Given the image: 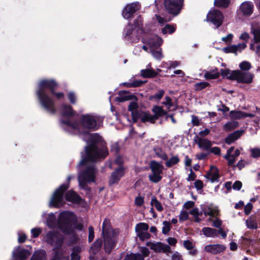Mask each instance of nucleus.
<instances>
[{"instance_id": "obj_1", "label": "nucleus", "mask_w": 260, "mask_h": 260, "mask_svg": "<svg viewBox=\"0 0 260 260\" xmlns=\"http://www.w3.org/2000/svg\"><path fill=\"white\" fill-rule=\"evenodd\" d=\"M58 82L54 79H44L39 81L36 93L39 103L43 109L52 115L56 113L57 109L53 99L47 93V90L58 100L63 99L62 92H56L58 87Z\"/></svg>"}, {"instance_id": "obj_2", "label": "nucleus", "mask_w": 260, "mask_h": 260, "mask_svg": "<svg viewBox=\"0 0 260 260\" xmlns=\"http://www.w3.org/2000/svg\"><path fill=\"white\" fill-rule=\"evenodd\" d=\"M108 155V151L105 143L102 142V138L98 134H92L88 140V144L85 147L84 153H81L82 159L79 166H85L88 162H96L103 159Z\"/></svg>"}, {"instance_id": "obj_3", "label": "nucleus", "mask_w": 260, "mask_h": 260, "mask_svg": "<svg viewBox=\"0 0 260 260\" xmlns=\"http://www.w3.org/2000/svg\"><path fill=\"white\" fill-rule=\"evenodd\" d=\"M63 241V236L57 232L49 231L47 233L46 242L53 246L50 260H69V256L65 255V251L62 249Z\"/></svg>"}, {"instance_id": "obj_4", "label": "nucleus", "mask_w": 260, "mask_h": 260, "mask_svg": "<svg viewBox=\"0 0 260 260\" xmlns=\"http://www.w3.org/2000/svg\"><path fill=\"white\" fill-rule=\"evenodd\" d=\"M60 112L61 116L64 119L60 120L61 124L65 125L74 130L79 128V124L76 120H71L70 119L78 116L77 112L69 104H63L61 105Z\"/></svg>"}, {"instance_id": "obj_5", "label": "nucleus", "mask_w": 260, "mask_h": 260, "mask_svg": "<svg viewBox=\"0 0 260 260\" xmlns=\"http://www.w3.org/2000/svg\"><path fill=\"white\" fill-rule=\"evenodd\" d=\"M73 215L72 212L67 211L60 213L58 216V228L66 235H70L73 233V225L76 222V219Z\"/></svg>"}, {"instance_id": "obj_6", "label": "nucleus", "mask_w": 260, "mask_h": 260, "mask_svg": "<svg viewBox=\"0 0 260 260\" xmlns=\"http://www.w3.org/2000/svg\"><path fill=\"white\" fill-rule=\"evenodd\" d=\"M102 235L104 242V248L105 252L109 254L115 248L117 243V238L114 233L110 232L106 227V220H104L102 225Z\"/></svg>"}, {"instance_id": "obj_7", "label": "nucleus", "mask_w": 260, "mask_h": 260, "mask_svg": "<svg viewBox=\"0 0 260 260\" xmlns=\"http://www.w3.org/2000/svg\"><path fill=\"white\" fill-rule=\"evenodd\" d=\"M68 189V186L65 185H60L59 187L56 188L52 196L49 206L54 208H59L62 206L64 203L63 196Z\"/></svg>"}, {"instance_id": "obj_8", "label": "nucleus", "mask_w": 260, "mask_h": 260, "mask_svg": "<svg viewBox=\"0 0 260 260\" xmlns=\"http://www.w3.org/2000/svg\"><path fill=\"white\" fill-rule=\"evenodd\" d=\"M164 4L167 12L176 16L183 8V0H164Z\"/></svg>"}, {"instance_id": "obj_9", "label": "nucleus", "mask_w": 260, "mask_h": 260, "mask_svg": "<svg viewBox=\"0 0 260 260\" xmlns=\"http://www.w3.org/2000/svg\"><path fill=\"white\" fill-rule=\"evenodd\" d=\"M79 123L84 128L89 131H96L99 128L95 117L90 114H82Z\"/></svg>"}, {"instance_id": "obj_10", "label": "nucleus", "mask_w": 260, "mask_h": 260, "mask_svg": "<svg viewBox=\"0 0 260 260\" xmlns=\"http://www.w3.org/2000/svg\"><path fill=\"white\" fill-rule=\"evenodd\" d=\"M230 77L238 83L249 84L253 81V75L250 73L237 70L233 71V74Z\"/></svg>"}, {"instance_id": "obj_11", "label": "nucleus", "mask_w": 260, "mask_h": 260, "mask_svg": "<svg viewBox=\"0 0 260 260\" xmlns=\"http://www.w3.org/2000/svg\"><path fill=\"white\" fill-rule=\"evenodd\" d=\"M224 18L222 12L215 9L210 11L207 15V20L211 22L216 28L222 25Z\"/></svg>"}, {"instance_id": "obj_12", "label": "nucleus", "mask_w": 260, "mask_h": 260, "mask_svg": "<svg viewBox=\"0 0 260 260\" xmlns=\"http://www.w3.org/2000/svg\"><path fill=\"white\" fill-rule=\"evenodd\" d=\"M116 163L120 165L112 172L108 181L110 186L117 184L121 178L125 175V168L121 165V163L118 160H116Z\"/></svg>"}, {"instance_id": "obj_13", "label": "nucleus", "mask_w": 260, "mask_h": 260, "mask_svg": "<svg viewBox=\"0 0 260 260\" xmlns=\"http://www.w3.org/2000/svg\"><path fill=\"white\" fill-rule=\"evenodd\" d=\"M96 169L94 165L87 166L80 173L79 177L94 183L96 180Z\"/></svg>"}, {"instance_id": "obj_14", "label": "nucleus", "mask_w": 260, "mask_h": 260, "mask_svg": "<svg viewBox=\"0 0 260 260\" xmlns=\"http://www.w3.org/2000/svg\"><path fill=\"white\" fill-rule=\"evenodd\" d=\"M141 5L138 2L127 4L123 9L122 15L124 18L131 19L134 14L140 9Z\"/></svg>"}, {"instance_id": "obj_15", "label": "nucleus", "mask_w": 260, "mask_h": 260, "mask_svg": "<svg viewBox=\"0 0 260 260\" xmlns=\"http://www.w3.org/2000/svg\"><path fill=\"white\" fill-rule=\"evenodd\" d=\"M146 245L147 246L150 247V248L155 252H171L170 246L161 242H157L154 243L149 241L147 242Z\"/></svg>"}, {"instance_id": "obj_16", "label": "nucleus", "mask_w": 260, "mask_h": 260, "mask_svg": "<svg viewBox=\"0 0 260 260\" xmlns=\"http://www.w3.org/2000/svg\"><path fill=\"white\" fill-rule=\"evenodd\" d=\"M64 198L67 201L76 204H80L83 201L82 198L73 190L67 191L64 194Z\"/></svg>"}, {"instance_id": "obj_17", "label": "nucleus", "mask_w": 260, "mask_h": 260, "mask_svg": "<svg viewBox=\"0 0 260 260\" xmlns=\"http://www.w3.org/2000/svg\"><path fill=\"white\" fill-rule=\"evenodd\" d=\"M118 96L116 97L115 100L116 101L122 103L129 100L138 101V97L132 94L128 91L125 90H121L118 92Z\"/></svg>"}, {"instance_id": "obj_18", "label": "nucleus", "mask_w": 260, "mask_h": 260, "mask_svg": "<svg viewBox=\"0 0 260 260\" xmlns=\"http://www.w3.org/2000/svg\"><path fill=\"white\" fill-rule=\"evenodd\" d=\"M225 249V247L221 244H217L213 245H208L204 247V250L212 254H217L223 251Z\"/></svg>"}, {"instance_id": "obj_19", "label": "nucleus", "mask_w": 260, "mask_h": 260, "mask_svg": "<svg viewBox=\"0 0 260 260\" xmlns=\"http://www.w3.org/2000/svg\"><path fill=\"white\" fill-rule=\"evenodd\" d=\"M194 141L198 144L199 147L202 149L208 151L212 146V142L205 138H202L196 136L194 139Z\"/></svg>"}, {"instance_id": "obj_20", "label": "nucleus", "mask_w": 260, "mask_h": 260, "mask_svg": "<svg viewBox=\"0 0 260 260\" xmlns=\"http://www.w3.org/2000/svg\"><path fill=\"white\" fill-rule=\"evenodd\" d=\"M210 171L212 172L208 173L205 177L211 182H218L220 178V175L219 174V171L217 168L215 166H211L210 167Z\"/></svg>"}, {"instance_id": "obj_21", "label": "nucleus", "mask_w": 260, "mask_h": 260, "mask_svg": "<svg viewBox=\"0 0 260 260\" xmlns=\"http://www.w3.org/2000/svg\"><path fill=\"white\" fill-rule=\"evenodd\" d=\"M253 5L249 2L242 3L240 6L239 10L244 16H250L253 12Z\"/></svg>"}, {"instance_id": "obj_22", "label": "nucleus", "mask_w": 260, "mask_h": 260, "mask_svg": "<svg viewBox=\"0 0 260 260\" xmlns=\"http://www.w3.org/2000/svg\"><path fill=\"white\" fill-rule=\"evenodd\" d=\"M243 131L238 130L229 134L225 139V143L228 145H231L234 141L238 139L242 135Z\"/></svg>"}, {"instance_id": "obj_23", "label": "nucleus", "mask_w": 260, "mask_h": 260, "mask_svg": "<svg viewBox=\"0 0 260 260\" xmlns=\"http://www.w3.org/2000/svg\"><path fill=\"white\" fill-rule=\"evenodd\" d=\"M30 254L29 251L25 249L16 250L13 253L14 257L17 260H25Z\"/></svg>"}, {"instance_id": "obj_24", "label": "nucleus", "mask_w": 260, "mask_h": 260, "mask_svg": "<svg viewBox=\"0 0 260 260\" xmlns=\"http://www.w3.org/2000/svg\"><path fill=\"white\" fill-rule=\"evenodd\" d=\"M152 111L154 114L153 115V117L155 121L160 117H163L164 116H166L167 113V111L164 110L162 107L159 106H154L152 109Z\"/></svg>"}, {"instance_id": "obj_25", "label": "nucleus", "mask_w": 260, "mask_h": 260, "mask_svg": "<svg viewBox=\"0 0 260 260\" xmlns=\"http://www.w3.org/2000/svg\"><path fill=\"white\" fill-rule=\"evenodd\" d=\"M150 169L152 173L162 174L164 170L162 165L159 164L155 160H152L149 165Z\"/></svg>"}, {"instance_id": "obj_26", "label": "nucleus", "mask_w": 260, "mask_h": 260, "mask_svg": "<svg viewBox=\"0 0 260 260\" xmlns=\"http://www.w3.org/2000/svg\"><path fill=\"white\" fill-rule=\"evenodd\" d=\"M103 244V240L99 238L95 240L90 248V252L93 255L97 254L101 250Z\"/></svg>"}, {"instance_id": "obj_27", "label": "nucleus", "mask_w": 260, "mask_h": 260, "mask_svg": "<svg viewBox=\"0 0 260 260\" xmlns=\"http://www.w3.org/2000/svg\"><path fill=\"white\" fill-rule=\"evenodd\" d=\"M204 76L207 80L216 79L219 77L220 73L218 72V69L215 68L214 70L206 72Z\"/></svg>"}, {"instance_id": "obj_28", "label": "nucleus", "mask_w": 260, "mask_h": 260, "mask_svg": "<svg viewBox=\"0 0 260 260\" xmlns=\"http://www.w3.org/2000/svg\"><path fill=\"white\" fill-rule=\"evenodd\" d=\"M202 232L205 236L209 237H217L219 235L218 230L208 227L203 228Z\"/></svg>"}, {"instance_id": "obj_29", "label": "nucleus", "mask_w": 260, "mask_h": 260, "mask_svg": "<svg viewBox=\"0 0 260 260\" xmlns=\"http://www.w3.org/2000/svg\"><path fill=\"white\" fill-rule=\"evenodd\" d=\"M162 39L158 36H155L149 40V44L151 48H158L162 44Z\"/></svg>"}, {"instance_id": "obj_30", "label": "nucleus", "mask_w": 260, "mask_h": 260, "mask_svg": "<svg viewBox=\"0 0 260 260\" xmlns=\"http://www.w3.org/2000/svg\"><path fill=\"white\" fill-rule=\"evenodd\" d=\"M158 73L153 69H143L141 70V75L143 78H154Z\"/></svg>"}, {"instance_id": "obj_31", "label": "nucleus", "mask_w": 260, "mask_h": 260, "mask_svg": "<svg viewBox=\"0 0 260 260\" xmlns=\"http://www.w3.org/2000/svg\"><path fill=\"white\" fill-rule=\"evenodd\" d=\"M165 165L168 168H171L173 166L178 164L180 160L178 155L172 156L169 159L166 160Z\"/></svg>"}, {"instance_id": "obj_32", "label": "nucleus", "mask_w": 260, "mask_h": 260, "mask_svg": "<svg viewBox=\"0 0 260 260\" xmlns=\"http://www.w3.org/2000/svg\"><path fill=\"white\" fill-rule=\"evenodd\" d=\"M141 120L143 123L146 122H150L151 123H155L153 115L150 114L149 112L143 111Z\"/></svg>"}, {"instance_id": "obj_33", "label": "nucleus", "mask_w": 260, "mask_h": 260, "mask_svg": "<svg viewBox=\"0 0 260 260\" xmlns=\"http://www.w3.org/2000/svg\"><path fill=\"white\" fill-rule=\"evenodd\" d=\"M164 94L165 91L163 89H160L157 93L150 95L148 99L151 101L158 102L161 99Z\"/></svg>"}, {"instance_id": "obj_34", "label": "nucleus", "mask_w": 260, "mask_h": 260, "mask_svg": "<svg viewBox=\"0 0 260 260\" xmlns=\"http://www.w3.org/2000/svg\"><path fill=\"white\" fill-rule=\"evenodd\" d=\"M123 260H144L143 256L139 253H133L127 254Z\"/></svg>"}, {"instance_id": "obj_35", "label": "nucleus", "mask_w": 260, "mask_h": 260, "mask_svg": "<svg viewBox=\"0 0 260 260\" xmlns=\"http://www.w3.org/2000/svg\"><path fill=\"white\" fill-rule=\"evenodd\" d=\"M247 227L249 229H257L258 228L257 221L255 219L253 218L251 216L249 217L246 220Z\"/></svg>"}, {"instance_id": "obj_36", "label": "nucleus", "mask_w": 260, "mask_h": 260, "mask_svg": "<svg viewBox=\"0 0 260 260\" xmlns=\"http://www.w3.org/2000/svg\"><path fill=\"white\" fill-rule=\"evenodd\" d=\"M238 125L237 121H229L223 125V129L226 132H230L235 129Z\"/></svg>"}, {"instance_id": "obj_37", "label": "nucleus", "mask_w": 260, "mask_h": 260, "mask_svg": "<svg viewBox=\"0 0 260 260\" xmlns=\"http://www.w3.org/2000/svg\"><path fill=\"white\" fill-rule=\"evenodd\" d=\"M154 151L155 155L159 158H161L164 160H167L168 156L167 153L164 152L162 149L160 148H156L154 149Z\"/></svg>"}, {"instance_id": "obj_38", "label": "nucleus", "mask_w": 260, "mask_h": 260, "mask_svg": "<svg viewBox=\"0 0 260 260\" xmlns=\"http://www.w3.org/2000/svg\"><path fill=\"white\" fill-rule=\"evenodd\" d=\"M251 32L254 36V42L255 44L260 43V27L251 28Z\"/></svg>"}, {"instance_id": "obj_39", "label": "nucleus", "mask_w": 260, "mask_h": 260, "mask_svg": "<svg viewBox=\"0 0 260 260\" xmlns=\"http://www.w3.org/2000/svg\"><path fill=\"white\" fill-rule=\"evenodd\" d=\"M175 30L176 27L174 25L169 24H166L165 27L161 28V32L164 35L167 34V33L172 34Z\"/></svg>"}, {"instance_id": "obj_40", "label": "nucleus", "mask_w": 260, "mask_h": 260, "mask_svg": "<svg viewBox=\"0 0 260 260\" xmlns=\"http://www.w3.org/2000/svg\"><path fill=\"white\" fill-rule=\"evenodd\" d=\"M149 229V225L146 223L140 222L136 224L135 227V231L136 233L145 232Z\"/></svg>"}, {"instance_id": "obj_41", "label": "nucleus", "mask_w": 260, "mask_h": 260, "mask_svg": "<svg viewBox=\"0 0 260 260\" xmlns=\"http://www.w3.org/2000/svg\"><path fill=\"white\" fill-rule=\"evenodd\" d=\"M219 73L223 79L226 78L230 80H234V79H231L230 77L233 74V71H231L230 69H221Z\"/></svg>"}, {"instance_id": "obj_42", "label": "nucleus", "mask_w": 260, "mask_h": 260, "mask_svg": "<svg viewBox=\"0 0 260 260\" xmlns=\"http://www.w3.org/2000/svg\"><path fill=\"white\" fill-rule=\"evenodd\" d=\"M151 205L152 206H154L156 210L159 212H161L164 210V208L161 205L160 202H159L158 200L156 199V198L155 197H153L151 199Z\"/></svg>"}, {"instance_id": "obj_43", "label": "nucleus", "mask_w": 260, "mask_h": 260, "mask_svg": "<svg viewBox=\"0 0 260 260\" xmlns=\"http://www.w3.org/2000/svg\"><path fill=\"white\" fill-rule=\"evenodd\" d=\"M143 19L141 15H139L134 21V28L141 29L143 28Z\"/></svg>"}, {"instance_id": "obj_44", "label": "nucleus", "mask_w": 260, "mask_h": 260, "mask_svg": "<svg viewBox=\"0 0 260 260\" xmlns=\"http://www.w3.org/2000/svg\"><path fill=\"white\" fill-rule=\"evenodd\" d=\"M230 3V0H215L214 5L217 7L226 8Z\"/></svg>"}, {"instance_id": "obj_45", "label": "nucleus", "mask_w": 260, "mask_h": 260, "mask_svg": "<svg viewBox=\"0 0 260 260\" xmlns=\"http://www.w3.org/2000/svg\"><path fill=\"white\" fill-rule=\"evenodd\" d=\"M161 174L156 173H152L151 174H149L148 176L149 179L151 182L153 183H158L162 179V176H161Z\"/></svg>"}, {"instance_id": "obj_46", "label": "nucleus", "mask_w": 260, "mask_h": 260, "mask_svg": "<svg viewBox=\"0 0 260 260\" xmlns=\"http://www.w3.org/2000/svg\"><path fill=\"white\" fill-rule=\"evenodd\" d=\"M209 86L210 84L207 82H200L195 83L194 87L196 91H201Z\"/></svg>"}, {"instance_id": "obj_47", "label": "nucleus", "mask_w": 260, "mask_h": 260, "mask_svg": "<svg viewBox=\"0 0 260 260\" xmlns=\"http://www.w3.org/2000/svg\"><path fill=\"white\" fill-rule=\"evenodd\" d=\"M134 29V28L132 23H128L126 28V33L125 35V38H126L128 41H131L132 35Z\"/></svg>"}, {"instance_id": "obj_48", "label": "nucleus", "mask_w": 260, "mask_h": 260, "mask_svg": "<svg viewBox=\"0 0 260 260\" xmlns=\"http://www.w3.org/2000/svg\"><path fill=\"white\" fill-rule=\"evenodd\" d=\"M230 116L235 119H240L244 118V112L241 111H232Z\"/></svg>"}, {"instance_id": "obj_49", "label": "nucleus", "mask_w": 260, "mask_h": 260, "mask_svg": "<svg viewBox=\"0 0 260 260\" xmlns=\"http://www.w3.org/2000/svg\"><path fill=\"white\" fill-rule=\"evenodd\" d=\"M143 111H135L131 112L133 121L134 123L137 122L138 119L140 118L141 119L142 114Z\"/></svg>"}, {"instance_id": "obj_50", "label": "nucleus", "mask_w": 260, "mask_h": 260, "mask_svg": "<svg viewBox=\"0 0 260 260\" xmlns=\"http://www.w3.org/2000/svg\"><path fill=\"white\" fill-rule=\"evenodd\" d=\"M47 224L49 226H54L56 224V217L53 214H49L47 218Z\"/></svg>"}, {"instance_id": "obj_51", "label": "nucleus", "mask_w": 260, "mask_h": 260, "mask_svg": "<svg viewBox=\"0 0 260 260\" xmlns=\"http://www.w3.org/2000/svg\"><path fill=\"white\" fill-rule=\"evenodd\" d=\"M137 236L139 237L140 240L144 241L145 240L148 239L150 238L151 235L147 231L136 233Z\"/></svg>"}, {"instance_id": "obj_52", "label": "nucleus", "mask_w": 260, "mask_h": 260, "mask_svg": "<svg viewBox=\"0 0 260 260\" xmlns=\"http://www.w3.org/2000/svg\"><path fill=\"white\" fill-rule=\"evenodd\" d=\"M162 224L164 226L162 229V233L164 235H167L171 230V226L170 222L165 220L163 221Z\"/></svg>"}, {"instance_id": "obj_53", "label": "nucleus", "mask_w": 260, "mask_h": 260, "mask_svg": "<svg viewBox=\"0 0 260 260\" xmlns=\"http://www.w3.org/2000/svg\"><path fill=\"white\" fill-rule=\"evenodd\" d=\"M30 260H46V257L45 254L40 252H35Z\"/></svg>"}, {"instance_id": "obj_54", "label": "nucleus", "mask_w": 260, "mask_h": 260, "mask_svg": "<svg viewBox=\"0 0 260 260\" xmlns=\"http://www.w3.org/2000/svg\"><path fill=\"white\" fill-rule=\"evenodd\" d=\"M223 51L225 53H233L237 54V49L236 45H233L230 46L223 48Z\"/></svg>"}, {"instance_id": "obj_55", "label": "nucleus", "mask_w": 260, "mask_h": 260, "mask_svg": "<svg viewBox=\"0 0 260 260\" xmlns=\"http://www.w3.org/2000/svg\"><path fill=\"white\" fill-rule=\"evenodd\" d=\"M239 67L241 70L246 71L250 70L251 66L250 62L246 61H243L240 63Z\"/></svg>"}, {"instance_id": "obj_56", "label": "nucleus", "mask_w": 260, "mask_h": 260, "mask_svg": "<svg viewBox=\"0 0 260 260\" xmlns=\"http://www.w3.org/2000/svg\"><path fill=\"white\" fill-rule=\"evenodd\" d=\"M138 101H134L133 102H130L128 106V110L130 112L135 111L137 110V109L139 108V105L137 103Z\"/></svg>"}, {"instance_id": "obj_57", "label": "nucleus", "mask_w": 260, "mask_h": 260, "mask_svg": "<svg viewBox=\"0 0 260 260\" xmlns=\"http://www.w3.org/2000/svg\"><path fill=\"white\" fill-rule=\"evenodd\" d=\"M88 241L89 243L91 242L94 238V229L92 226H89L88 228Z\"/></svg>"}, {"instance_id": "obj_58", "label": "nucleus", "mask_w": 260, "mask_h": 260, "mask_svg": "<svg viewBox=\"0 0 260 260\" xmlns=\"http://www.w3.org/2000/svg\"><path fill=\"white\" fill-rule=\"evenodd\" d=\"M251 156L253 158H258L260 157V149L258 148H254L251 149Z\"/></svg>"}, {"instance_id": "obj_59", "label": "nucleus", "mask_w": 260, "mask_h": 260, "mask_svg": "<svg viewBox=\"0 0 260 260\" xmlns=\"http://www.w3.org/2000/svg\"><path fill=\"white\" fill-rule=\"evenodd\" d=\"M67 96L68 100L72 104H75L76 103V96L74 92H69Z\"/></svg>"}, {"instance_id": "obj_60", "label": "nucleus", "mask_w": 260, "mask_h": 260, "mask_svg": "<svg viewBox=\"0 0 260 260\" xmlns=\"http://www.w3.org/2000/svg\"><path fill=\"white\" fill-rule=\"evenodd\" d=\"M183 246L188 250H192L194 247L192 242L188 240L184 241Z\"/></svg>"}, {"instance_id": "obj_61", "label": "nucleus", "mask_w": 260, "mask_h": 260, "mask_svg": "<svg viewBox=\"0 0 260 260\" xmlns=\"http://www.w3.org/2000/svg\"><path fill=\"white\" fill-rule=\"evenodd\" d=\"M203 211L205 215V216H210L211 217L214 216V210L210 207H208L207 209L205 208L203 209Z\"/></svg>"}, {"instance_id": "obj_62", "label": "nucleus", "mask_w": 260, "mask_h": 260, "mask_svg": "<svg viewBox=\"0 0 260 260\" xmlns=\"http://www.w3.org/2000/svg\"><path fill=\"white\" fill-rule=\"evenodd\" d=\"M253 205L251 203H247L244 207V211L246 215H248L251 212Z\"/></svg>"}, {"instance_id": "obj_63", "label": "nucleus", "mask_w": 260, "mask_h": 260, "mask_svg": "<svg viewBox=\"0 0 260 260\" xmlns=\"http://www.w3.org/2000/svg\"><path fill=\"white\" fill-rule=\"evenodd\" d=\"M146 81L142 80H134L131 82V87H138L141 86L143 84L146 83Z\"/></svg>"}, {"instance_id": "obj_64", "label": "nucleus", "mask_w": 260, "mask_h": 260, "mask_svg": "<svg viewBox=\"0 0 260 260\" xmlns=\"http://www.w3.org/2000/svg\"><path fill=\"white\" fill-rule=\"evenodd\" d=\"M42 232V230L40 228H33L31 230L32 237L33 238H37Z\"/></svg>"}]
</instances>
